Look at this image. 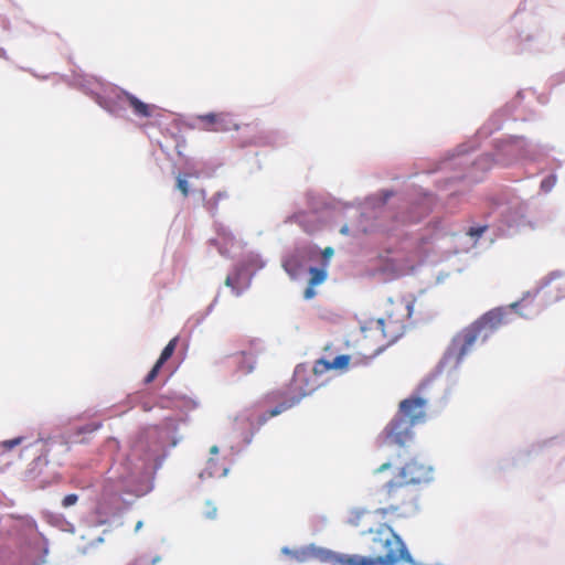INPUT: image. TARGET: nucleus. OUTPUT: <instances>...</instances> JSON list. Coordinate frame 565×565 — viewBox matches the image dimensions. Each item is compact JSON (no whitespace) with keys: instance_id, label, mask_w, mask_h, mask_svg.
Returning <instances> with one entry per match:
<instances>
[{"instance_id":"1","label":"nucleus","mask_w":565,"mask_h":565,"mask_svg":"<svg viewBox=\"0 0 565 565\" xmlns=\"http://www.w3.org/2000/svg\"><path fill=\"white\" fill-rule=\"evenodd\" d=\"M392 468L396 472L381 489V507L377 512L383 516L409 518L418 511L419 494L416 487L433 480V469L419 458L412 457L407 449L395 451L374 473Z\"/></svg>"},{"instance_id":"2","label":"nucleus","mask_w":565,"mask_h":565,"mask_svg":"<svg viewBox=\"0 0 565 565\" xmlns=\"http://www.w3.org/2000/svg\"><path fill=\"white\" fill-rule=\"evenodd\" d=\"M413 302L397 296L385 305V317L371 320L361 328L363 339L372 342V354L397 341L405 332L406 322L412 317Z\"/></svg>"},{"instance_id":"3","label":"nucleus","mask_w":565,"mask_h":565,"mask_svg":"<svg viewBox=\"0 0 565 565\" xmlns=\"http://www.w3.org/2000/svg\"><path fill=\"white\" fill-rule=\"evenodd\" d=\"M373 543L376 545L374 550L384 555L371 557L334 553L329 563L331 565H396L401 559L413 561L404 542L387 524H381L373 532Z\"/></svg>"},{"instance_id":"4","label":"nucleus","mask_w":565,"mask_h":565,"mask_svg":"<svg viewBox=\"0 0 565 565\" xmlns=\"http://www.w3.org/2000/svg\"><path fill=\"white\" fill-rule=\"evenodd\" d=\"M508 316L505 308H494L482 315L454 337L446 358L456 364L460 363L478 340L486 341L501 326L507 324L510 321Z\"/></svg>"},{"instance_id":"5","label":"nucleus","mask_w":565,"mask_h":565,"mask_svg":"<svg viewBox=\"0 0 565 565\" xmlns=\"http://www.w3.org/2000/svg\"><path fill=\"white\" fill-rule=\"evenodd\" d=\"M425 418V399L411 397L402 401L398 415L385 428L387 444L397 446L396 451L406 449V444L413 439L412 427L423 423Z\"/></svg>"},{"instance_id":"6","label":"nucleus","mask_w":565,"mask_h":565,"mask_svg":"<svg viewBox=\"0 0 565 565\" xmlns=\"http://www.w3.org/2000/svg\"><path fill=\"white\" fill-rule=\"evenodd\" d=\"M316 385L310 382V376L305 370H296L294 376L286 390L268 395L271 399H281V402L271 408L267 414L259 417L258 423L265 424L268 418L275 417L282 412L297 405L305 396L311 394Z\"/></svg>"},{"instance_id":"7","label":"nucleus","mask_w":565,"mask_h":565,"mask_svg":"<svg viewBox=\"0 0 565 565\" xmlns=\"http://www.w3.org/2000/svg\"><path fill=\"white\" fill-rule=\"evenodd\" d=\"M195 120L199 129L204 131L227 132L238 129V125L230 113L222 111L198 115Z\"/></svg>"},{"instance_id":"8","label":"nucleus","mask_w":565,"mask_h":565,"mask_svg":"<svg viewBox=\"0 0 565 565\" xmlns=\"http://www.w3.org/2000/svg\"><path fill=\"white\" fill-rule=\"evenodd\" d=\"M550 301H558L565 298V276L562 274H551L539 290Z\"/></svg>"},{"instance_id":"9","label":"nucleus","mask_w":565,"mask_h":565,"mask_svg":"<svg viewBox=\"0 0 565 565\" xmlns=\"http://www.w3.org/2000/svg\"><path fill=\"white\" fill-rule=\"evenodd\" d=\"M350 363L351 355L349 354L338 355L333 360L321 358L315 361L312 372L315 375H322L331 370L347 372L350 367Z\"/></svg>"},{"instance_id":"10","label":"nucleus","mask_w":565,"mask_h":565,"mask_svg":"<svg viewBox=\"0 0 565 565\" xmlns=\"http://www.w3.org/2000/svg\"><path fill=\"white\" fill-rule=\"evenodd\" d=\"M178 337H174L169 341V343L164 347L162 350L158 361L151 369V371L148 373V375L145 379V383L149 384L151 383L157 375L159 374L160 369L162 365L172 356L173 352L175 351L177 344H178Z\"/></svg>"},{"instance_id":"11","label":"nucleus","mask_w":565,"mask_h":565,"mask_svg":"<svg viewBox=\"0 0 565 565\" xmlns=\"http://www.w3.org/2000/svg\"><path fill=\"white\" fill-rule=\"evenodd\" d=\"M121 98L129 105L134 114L141 118L151 117L156 109L154 105L146 104L128 92H124Z\"/></svg>"},{"instance_id":"12","label":"nucleus","mask_w":565,"mask_h":565,"mask_svg":"<svg viewBox=\"0 0 565 565\" xmlns=\"http://www.w3.org/2000/svg\"><path fill=\"white\" fill-rule=\"evenodd\" d=\"M212 243L217 247L221 254L227 255L236 241L230 231L224 227H220L217 230L216 237L212 239Z\"/></svg>"},{"instance_id":"13","label":"nucleus","mask_w":565,"mask_h":565,"mask_svg":"<svg viewBox=\"0 0 565 565\" xmlns=\"http://www.w3.org/2000/svg\"><path fill=\"white\" fill-rule=\"evenodd\" d=\"M301 554L302 557L299 558L300 562H305L310 558H317L321 562L329 563L331 557H333L334 552L321 547L309 546L303 548Z\"/></svg>"},{"instance_id":"14","label":"nucleus","mask_w":565,"mask_h":565,"mask_svg":"<svg viewBox=\"0 0 565 565\" xmlns=\"http://www.w3.org/2000/svg\"><path fill=\"white\" fill-rule=\"evenodd\" d=\"M309 274H310V278H309L308 284H310L312 286H318L327 279L326 268L310 267Z\"/></svg>"},{"instance_id":"15","label":"nucleus","mask_w":565,"mask_h":565,"mask_svg":"<svg viewBox=\"0 0 565 565\" xmlns=\"http://www.w3.org/2000/svg\"><path fill=\"white\" fill-rule=\"evenodd\" d=\"M228 195L225 192H217L214 194L210 200L205 202V207L209 212L212 214H215L217 212V206L221 200L227 199Z\"/></svg>"},{"instance_id":"16","label":"nucleus","mask_w":565,"mask_h":565,"mask_svg":"<svg viewBox=\"0 0 565 565\" xmlns=\"http://www.w3.org/2000/svg\"><path fill=\"white\" fill-rule=\"evenodd\" d=\"M216 513H217V508L215 507V504L212 501H206L204 511H203L204 516L209 520H213V519H215Z\"/></svg>"},{"instance_id":"17","label":"nucleus","mask_w":565,"mask_h":565,"mask_svg":"<svg viewBox=\"0 0 565 565\" xmlns=\"http://www.w3.org/2000/svg\"><path fill=\"white\" fill-rule=\"evenodd\" d=\"M557 178L554 174H551L542 180L541 182V189L545 192L551 191L554 185L556 184Z\"/></svg>"},{"instance_id":"18","label":"nucleus","mask_w":565,"mask_h":565,"mask_svg":"<svg viewBox=\"0 0 565 565\" xmlns=\"http://www.w3.org/2000/svg\"><path fill=\"white\" fill-rule=\"evenodd\" d=\"M307 214L305 212H299V213H296L292 218L296 223H298L300 226H302L305 228V231L307 232H312L315 230V227H309L305 224L306 222V218H307Z\"/></svg>"},{"instance_id":"19","label":"nucleus","mask_w":565,"mask_h":565,"mask_svg":"<svg viewBox=\"0 0 565 565\" xmlns=\"http://www.w3.org/2000/svg\"><path fill=\"white\" fill-rule=\"evenodd\" d=\"M177 188L181 191L184 198L189 195V183L184 178L178 177Z\"/></svg>"},{"instance_id":"20","label":"nucleus","mask_w":565,"mask_h":565,"mask_svg":"<svg viewBox=\"0 0 565 565\" xmlns=\"http://www.w3.org/2000/svg\"><path fill=\"white\" fill-rule=\"evenodd\" d=\"M78 500V495L75 493L67 494L63 498L62 505L64 508H70L74 505Z\"/></svg>"},{"instance_id":"21","label":"nucleus","mask_w":565,"mask_h":565,"mask_svg":"<svg viewBox=\"0 0 565 565\" xmlns=\"http://www.w3.org/2000/svg\"><path fill=\"white\" fill-rule=\"evenodd\" d=\"M486 231V226L481 227H470L467 234L471 237H479Z\"/></svg>"},{"instance_id":"22","label":"nucleus","mask_w":565,"mask_h":565,"mask_svg":"<svg viewBox=\"0 0 565 565\" xmlns=\"http://www.w3.org/2000/svg\"><path fill=\"white\" fill-rule=\"evenodd\" d=\"M315 287L316 286H312V285L308 284V286H307V288L305 289V292H303L305 299L309 300V299H312L316 296Z\"/></svg>"},{"instance_id":"23","label":"nucleus","mask_w":565,"mask_h":565,"mask_svg":"<svg viewBox=\"0 0 565 565\" xmlns=\"http://www.w3.org/2000/svg\"><path fill=\"white\" fill-rule=\"evenodd\" d=\"M20 443V438H15V439H11V440H6L3 443V447L8 450L12 449L14 446H17L18 444Z\"/></svg>"},{"instance_id":"24","label":"nucleus","mask_w":565,"mask_h":565,"mask_svg":"<svg viewBox=\"0 0 565 565\" xmlns=\"http://www.w3.org/2000/svg\"><path fill=\"white\" fill-rule=\"evenodd\" d=\"M529 303L527 298L524 297L521 301L514 302L510 306L511 309H516L519 307H526Z\"/></svg>"},{"instance_id":"25","label":"nucleus","mask_w":565,"mask_h":565,"mask_svg":"<svg viewBox=\"0 0 565 565\" xmlns=\"http://www.w3.org/2000/svg\"><path fill=\"white\" fill-rule=\"evenodd\" d=\"M333 255V248L332 247H326L322 250V257L324 260H328Z\"/></svg>"},{"instance_id":"26","label":"nucleus","mask_w":565,"mask_h":565,"mask_svg":"<svg viewBox=\"0 0 565 565\" xmlns=\"http://www.w3.org/2000/svg\"><path fill=\"white\" fill-rule=\"evenodd\" d=\"M302 550L301 551H297V552H294V556L299 561L300 557H302V554H301Z\"/></svg>"},{"instance_id":"27","label":"nucleus","mask_w":565,"mask_h":565,"mask_svg":"<svg viewBox=\"0 0 565 565\" xmlns=\"http://www.w3.org/2000/svg\"><path fill=\"white\" fill-rule=\"evenodd\" d=\"M141 527H142V521H138L135 526V531L138 532Z\"/></svg>"},{"instance_id":"28","label":"nucleus","mask_w":565,"mask_h":565,"mask_svg":"<svg viewBox=\"0 0 565 565\" xmlns=\"http://www.w3.org/2000/svg\"><path fill=\"white\" fill-rule=\"evenodd\" d=\"M225 285H226V286H228V287H233V285H232V278H231V277H227V278L225 279Z\"/></svg>"},{"instance_id":"29","label":"nucleus","mask_w":565,"mask_h":565,"mask_svg":"<svg viewBox=\"0 0 565 565\" xmlns=\"http://www.w3.org/2000/svg\"><path fill=\"white\" fill-rule=\"evenodd\" d=\"M340 232L342 234H348V226H343Z\"/></svg>"},{"instance_id":"30","label":"nucleus","mask_w":565,"mask_h":565,"mask_svg":"<svg viewBox=\"0 0 565 565\" xmlns=\"http://www.w3.org/2000/svg\"><path fill=\"white\" fill-rule=\"evenodd\" d=\"M211 451H212V452H217V447H216V446H213V447L211 448Z\"/></svg>"},{"instance_id":"31","label":"nucleus","mask_w":565,"mask_h":565,"mask_svg":"<svg viewBox=\"0 0 565 565\" xmlns=\"http://www.w3.org/2000/svg\"><path fill=\"white\" fill-rule=\"evenodd\" d=\"M252 370H253V365H249V366L247 367L246 372L248 373V372H250Z\"/></svg>"}]
</instances>
